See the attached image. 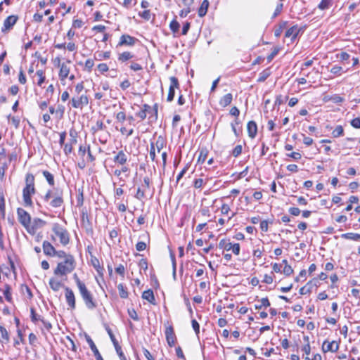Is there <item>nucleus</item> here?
Here are the masks:
<instances>
[{"label": "nucleus", "mask_w": 360, "mask_h": 360, "mask_svg": "<svg viewBox=\"0 0 360 360\" xmlns=\"http://www.w3.org/2000/svg\"><path fill=\"white\" fill-rule=\"evenodd\" d=\"M82 298L83 299L86 307L89 309H95L97 307L96 301L94 300L93 295L87 289L86 285H82L81 288H78Z\"/></svg>", "instance_id": "obj_4"}, {"label": "nucleus", "mask_w": 360, "mask_h": 360, "mask_svg": "<svg viewBox=\"0 0 360 360\" xmlns=\"http://www.w3.org/2000/svg\"><path fill=\"white\" fill-rule=\"evenodd\" d=\"M155 143V148L160 153L164 147V141L161 137H159Z\"/></svg>", "instance_id": "obj_43"}, {"label": "nucleus", "mask_w": 360, "mask_h": 360, "mask_svg": "<svg viewBox=\"0 0 360 360\" xmlns=\"http://www.w3.org/2000/svg\"><path fill=\"white\" fill-rule=\"evenodd\" d=\"M43 176L46 178L48 184L50 186H53L55 184L53 175L49 171L44 170L42 172Z\"/></svg>", "instance_id": "obj_32"}, {"label": "nucleus", "mask_w": 360, "mask_h": 360, "mask_svg": "<svg viewBox=\"0 0 360 360\" xmlns=\"http://www.w3.org/2000/svg\"><path fill=\"white\" fill-rule=\"evenodd\" d=\"M209 1L208 0H203V1L201 4L200 7L198 9V15L200 17H203L206 15L207 12V9L209 7Z\"/></svg>", "instance_id": "obj_26"}, {"label": "nucleus", "mask_w": 360, "mask_h": 360, "mask_svg": "<svg viewBox=\"0 0 360 360\" xmlns=\"http://www.w3.org/2000/svg\"><path fill=\"white\" fill-rule=\"evenodd\" d=\"M30 312H31V320L32 322L36 323L37 321H40V319H42L39 315L36 314L34 308H31Z\"/></svg>", "instance_id": "obj_51"}, {"label": "nucleus", "mask_w": 360, "mask_h": 360, "mask_svg": "<svg viewBox=\"0 0 360 360\" xmlns=\"http://www.w3.org/2000/svg\"><path fill=\"white\" fill-rule=\"evenodd\" d=\"M79 103L81 108H82L83 106L87 105L89 103V98L86 95L82 94L80 96H79Z\"/></svg>", "instance_id": "obj_50"}, {"label": "nucleus", "mask_w": 360, "mask_h": 360, "mask_svg": "<svg viewBox=\"0 0 360 360\" xmlns=\"http://www.w3.org/2000/svg\"><path fill=\"white\" fill-rule=\"evenodd\" d=\"M232 99H233L232 94L229 93L221 98V99L219 101V105L221 107H226L231 104Z\"/></svg>", "instance_id": "obj_25"}, {"label": "nucleus", "mask_w": 360, "mask_h": 360, "mask_svg": "<svg viewBox=\"0 0 360 360\" xmlns=\"http://www.w3.org/2000/svg\"><path fill=\"white\" fill-rule=\"evenodd\" d=\"M170 85L169 88V92L167 98V102H171L173 101L174 95H175V89H179V80L176 77H169Z\"/></svg>", "instance_id": "obj_8"}, {"label": "nucleus", "mask_w": 360, "mask_h": 360, "mask_svg": "<svg viewBox=\"0 0 360 360\" xmlns=\"http://www.w3.org/2000/svg\"><path fill=\"white\" fill-rule=\"evenodd\" d=\"M169 28L174 34L178 33L180 28V24L176 19L171 21Z\"/></svg>", "instance_id": "obj_34"}, {"label": "nucleus", "mask_w": 360, "mask_h": 360, "mask_svg": "<svg viewBox=\"0 0 360 360\" xmlns=\"http://www.w3.org/2000/svg\"><path fill=\"white\" fill-rule=\"evenodd\" d=\"M65 299L68 306L72 309H75V297L72 289L66 287L65 289Z\"/></svg>", "instance_id": "obj_14"}, {"label": "nucleus", "mask_w": 360, "mask_h": 360, "mask_svg": "<svg viewBox=\"0 0 360 360\" xmlns=\"http://www.w3.org/2000/svg\"><path fill=\"white\" fill-rule=\"evenodd\" d=\"M270 306V302L267 297H264L260 300L259 304H255L256 309H261L262 307H267Z\"/></svg>", "instance_id": "obj_35"}, {"label": "nucleus", "mask_w": 360, "mask_h": 360, "mask_svg": "<svg viewBox=\"0 0 360 360\" xmlns=\"http://www.w3.org/2000/svg\"><path fill=\"white\" fill-rule=\"evenodd\" d=\"M127 161V156L123 150H120L114 158V162L121 165H124Z\"/></svg>", "instance_id": "obj_20"}, {"label": "nucleus", "mask_w": 360, "mask_h": 360, "mask_svg": "<svg viewBox=\"0 0 360 360\" xmlns=\"http://www.w3.org/2000/svg\"><path fill=\"white\" fill-rule=\"evenodd\" d=\"M344 129L341 125H338L333 131L332 135L333 137L337 138L343 135Z\"/></svg>", "instance_id": "obj_38"}, {"label": "nucleus", "mask_w": 360, "mask_h": 360, "mask_svg": "<svg viewBox=\"0 0 360 360\" xmlns=\"http://www.w3.org/2000/svg\"><path fill=\"white\" fill-rule=\"evenodd\" d=\"M50 288L55 292L58 291L60 288L63 287V284L56 278H51L49 280Z\"/></svg>", "instance_id": "obj_23"}, {"label": "nucleus", "mask_w": 360, "mask_h": 360, "mask_svg": "<svg viewBox=\"0 0 360 360\" xmlns=\"http://www.w3.org/2000/svg\"><path fill=\"white\" fill-rule=\"evenodd\" d=\"M192 327L195 333L198 335L200 333V325L195 319H193L191 321Z\"/></svg>", "instance_id": "obj_58"}, {"label": "nucleus", "mask_w": 360, "mask_h": 360, "mask_svg": "<svg viewBox=\"0 0 360 360\" xmlns=\"http://www.w3.org/2000/svg\"><path fill=\"white\" fill-rule=\"evenodd\" d=\"M150 111H154V119L157 120L158 118V106L157 104H155L153 108H151L148 104H144L142 106L141 110L136 113V115L140 117L141 120H144L146 116L147 113H150Z\"/></svg>", "instance_id": "obj_7"}, {"label": "nucleus", "mask_w": 360, "mask_h": 360, "mask_svg": "<svg viewBox=\"0 0 360 360\" xmlns=\"http://www.w3.org/2000/svg\"><path fill=\"white\" fill-rule=\"evenodd\" d=\"M165 338L169 347H173L176 342V335L172 326H168L165 329Z\"/></svg>", "instance_id": "obj_11"}, {"label": "nucleus", "mask_w": 360, "mask_h": 360, "mask_svg": "<svg viewBox=\"0 0 360 360\" xmlns=\"http://www.w3.org/2000/svg\"><path fill=\"white\" fill-rule=\"evenodd\" d=\"M231 243L225 239L221 240L219 243V248L221 249H224L226 251L231 250Z\"/></svg>", "instance_id": "obj_36"}, {"label": "nucleus", "mask_w": 360, "mask_h": 360, "mask_svg": "<svg viewBox=\"0 0 360 360\" xmlns=\"http://www.w3.org/2000/svg\"><path fill=\"white\" fill-rule=\"evenodd\" d=\"M46 224V221L44 220L39 219V218H34L32 222V224H30V230L31 233H34V231L44 226Z\"/></svg>", "instance_id": "obj_22"}, {"label": "nucleus", "mask_w": 360, "mask_h": 360, "mask_svg": "<svg viewBox=\"0 0 360 360\" xmlns=\"http://www.w3.org/2000/svg\"><path fill=\"white\" fill-rule=\"evenodd\" d=\"M136 41H137V39H136L135 37H131L129 34H122L120 38V41L118 42L117 46H132L136 44Z\"/></svg>", "instance_id": "obj_10"}, {"label": "nucleus", "mask_w": 360, "mask_h": 360, "mask_svg": "<svg viewBox=\"0 0 360 360\" xmlns=\"http://www.w3.org/2000/svg\"><path fill=\"white\" fill-rule=\"evenodd\" d=\"M117 289H118L119 295L121 298L126 299L128 297L127 289L124 286L123 284L120 283L117 285Z\"/></svg>", "instance_id": "obj_33"}, {"label": "nucleus", "mask_w": 360, "mask_h": 360, "mask_svg": "<svg viewBox=\"0 0 360 360\" xmlns=\"http://www.w3.org/2000/svg\"><path fill=\"white\" fill-rule=\"evenodd\" d=\"M106 330H107V332L110 336V338L115 347L116 352H117V355L119 356L120 360H127L124 354L122 352L121 347L120 346L117 340H116L112 331L111 330V329L109 328H107Z\"/></svg>", "instance_id": "obj_9"}, {"label": "nucleus", "mask_w": 360, "mask_h": 360, "mask_svg": "<svg viewBox=\"0 0 360 360\" xmlns=\"http://www.w3.org/2000/svg\"><path fill=\"white\" fill-rule=\"evenodd\" d=\"M142 298L148 301L150 304H155V299L153 291L150 289L145 290L142 294Z\"/></svg>", "instance_id": "obj_21"}, {"label": "nucleus", "mask_w": 360, "mask_h": 360, "mask_svg": "<svg viewBox=\"0 0 360 360\" xmlns=\"http://www.w3.org/2000/svg\"><path fill=\"white\" fill-rule=\"evenodd\" d=\"M146 189L138 188L135 198L138 200H142L145 198Z\"/></svg>", "instance_id": "obj_47"}, {"label": "nucleus", "mask_w": 360, "mask_h": 360, "mask_svg": "<svg viewBox=\"0 0 360 360\" xmlns=\"http://www.w3.org/2000/svg\"><path fill=\"white\" fill-rule=\"evenodd\" d=\"M37 75L39 77V81L37 82V84L39 86H41V84L45 81V76H44V72L42 70H39L36 72Z\"/></svg>", "instance_id": "obj_41"}, {"label": "nucleus", "mask_w": 360, "mask_h": 360, "mask_svg": "<svg viewBox=\"0 0 360 360\" xmlns=\"http://www.w3.org/2000/svg\"><path fill=\"white\" fill-rule=\"evenodd\" d=\"M72 151V143L64 144V153L66 155H68Z\"/></svg>", "instance_id": "obj_61"}, {"label": "nucleus", "mask_w": 360, "mask_h": 360, "mask_svg": "<svg viewBox=\"0 0 360 360\" xmlns=\"http://www.w3.org/2000/svg\"><path fill=\"white\" fill-rule=\"evenodd\" d=\"M247 131L248 136L251 139H254L257 133V126L255 121H250L247 124Z\"/></svg>", "instance_id": "obj_17"}, {"label": "nucleus", "mask_w": 360, "mask_h": 360, "mask_svg": "<svg viewBox=\"0 0 360 360\" xmlns=\"http://www.w3.org/2000/svg\"><path fill=\"white\" fill-rule=\"evenodd\" d=\"M18 19V17L17 15H14L7 17L4 22V26L1 29V31L3 32H6L10 30L13 27V25L16 23Z\"/></svg>", "instance_id": "obj_12"}, {"label": "nucleus", "mask_w": 360, "mask_h": 360, "mask_svg": "<svg viewBox=\"0 0 360 360\" xmlns=\"http://www.w3.org/2000/svg\"><path fill=\"white\" fill-rule=\"evenodd\" d=\"M124 266L122 264H120L117 267L115 268V272L122 277L124 276Z\"/></svg>", "instance_id": "obj_59"}, {"label": "nucleus", "mask_w": 360, "mask_h": 360, "mask_svg": "<svg viewBox=\"0 0 360 360\" xmlns=\"http://www.w3.org/2000/svg\"><path fill=\"white\" fill-rule=\"evenodd\" d=\"M44 253L50 257H54L56 255V249L49 241L44 240L42 244Z\"/></svg>", "instance_id": "obj_16"}, {"label": "nucleus", "mask_w": 360, "mask_h": 360, "mask_svg": "<svg viewBox=\"0 0 360 360\" xmlns=\"http://www.w3.org/2000/svg\"><path fill=\"white\" fill-rule=\"evenodd\" d=\"M4 295L5 296L6 300L8 302H11L12 300L11 292V287L8 285H6L5 289L4 290Z\"/></svg>", "instance_id": "obj_42"}, {"label": "nucleus", "mask_w": 360, "mask_h": 360, "mask_svg": "<svg viewBox=\"0 0 360 360\" xmlns=\"http://www.w3.org/2000/svg\"><path fill=\"white\" fill-rule=\"evenodd\" d=\"M149 156L152 161L155 160V148L153 142H151L150 144Z\"/></svg>", "instance_id": "obj_44"}, {"label": "nucleus", "mask_w": 360, "mask_h": 360, "mask_svg": "<svg viewBox=\"0 0 360 360\" xmlns=\"http://www.w3.org/2000/svg\"><path fill=\"white\" fill-rule=\"evenodd\" d=\"M150 181L148 176L143 178V184L142 185L143 188L146 189V191L150 188Z\"/></svg>", "instance_id": "obj_63"}, {"label": "nucleus", "mask_w": 360, "mask_h": 360, "mask_svg": "<svg viewBox=\"0 0 360 360\" xmlns=\"http://www.w3.org/2000/svg\"><path fill=\"white\" fill-rule=\"evenodd\" d=\"M72 107L74 108H82L79 103V97H73L70 101Z\"/></svg>", "instance_id": "obj_46"}, {"label": "nucleus", "mask_w": 360, "mask_h": 360, "mask_svg": "<svg viewBox=\"0 0 360 360\" xmlns=\"http://www.w3.org/2000/svg\"><path fill=\"white\" fill-rule=\"evenodd\" d=\"M324 352H335L339 349V345L335 341L332 342H324L322 347Z\"/></svg>", "instance_id": "obj_15"}, {"label": "nucleus", "mask_w": 360, "mask_h": 360, "mask_svg": "<svg viewBox=\"0 0 360 360\" xmlns=\"http://www.w3.org/2000/svg\"><path fill=\"white\" fill-rule=\"evenodd\" d=\"M10 342V336L8 330L2 326H0V342L8 344Z\"/></svg>", "instance_id": "obj_19"}, {"label": "nucleus", "mask_w": 360, "mask_h": 360, "mask_svg": "<svg viewBox=\"0 0 360 360\" xmlns=\"http://www.w3.org/2000/svg\"><path fill=\"white\" fill-rule=\"evenodd\" d=\"M191 12V8H185L182 9L179 13V16L181 18H185L187 16L188 13Z\"/></svg>", "instance_id": "obj_64"}, {"label": "nucleus", "mask_w": 360, "mask_h": 360, "mask_svg": "<svg viewBox=\"0 0 360 360\" xmlns=\"http://www.w3.org/2000/svg\"><path fill=\"white\" fill-rule=\"evenodd\" d=\"M52 231L59 238L60 243L65 246L70 243V234L68 230L58 223H54L52 226Z\"/></svg>", "instance_id": "obj_3"}, {"label": "nucleus", "mask_w": 360, "mask_h": 360, "mask_svg": "<svg viewBox=\"0 0 360 360\" xmlns=\"http://www.w3.org/2000/svg\"><path fill=\"white\" fill-rule=\"evenodd\" d=\"M208 150L206 148H202L199 152V156L197 162L199 164H203L207 157Z\"/></svg>", "instance_id": "obj_27"}, {"label": "nucleus", "mask_w": 360, "mask_h": 360, "mask_svg": "<svg viewBox=\"0 0 360 360\" xmlns=\"http://www.w3.org/2000/svg\"><path fill=\"white\" fill-rule=\"evenodd\" d=\"M351 125L356 129H360V117L353 119L351 121Z\"/></svg>", "instance_id": "obj_60"}, {"label": "nucleus", "mask_w": 360, "mask_h": 360, "mask_svg": "<svg viewBox=\"0 0 360 360\" xmlns=\"http://www.w3.org/2000/svg\"><path fill=\"white\" fill-rule=\"evenodd\" d=\"M60 68L59 77L60 79H66L70 73V68L65 63H62Z\"/></svg>", "instance_id": "obj_24"}, {"label": "nucleus", "mask_w": 360, "mask_h": 360, "mask_svg": "<svg viewBox=\"0 0 360 360\" xmlns=\"http://www.w3.org/2000/svg\"><path fill=\"white\" fill-rule=\"evenodd\" d=\"M283 262L285 264V266L283 270V273L286 276H290L292 274L293 269L291 266L288 264V262L286 259H284Z\"/></svg>", "instance_id": "obj_39"}, {"label": "nucleus", "mask_w": 360, "mask_h": 360, "mask_svg": "<svg viewBox=\"0 0 360 360\" xmlns=\"http://www.w3.org/2000/svg\"><path fill=\"white\" fill-rule=\"evenodd\" d=\"M147 245L144 241H139L136 245V249L137 251H143L146 249Z\"/></svg>", "instance_id": "obj_55"}, {"label": "nucleus", "mask_w": 360, "mask_h": 360, "mask_svg": "<svg viewBox=\"0 0 360 360\" xmlns=\"http://www.w3.org/2000/svg\"><path fill=\"white\" fill-rule=\"evenodd\" d=\"M240 244L239 243H235L232 244L231 245V250H232L233 253L236 255H238L240 253Z\"/></svg>", "instance_id": "obj_56"}, {"label": "nucleus", "mask_w": 360, "mask_h": 360, "mask_svg": "<svg viewBox=\"0 0 360 360\" xmlns=\"http://www.w3.org/2000/svg\"><path fill=\"white\" fill-rule=\"evenodd\" d=\"M300 29H299L297 25H294L289 28L285 34V37H291V40L293 41L299 34Z\"/></svg>", "instance_id": "obj_18"}, {"label": "nucleus", "mask_w": 360, "mask_h": 360, "mask_svg": "<svg viewBox=\"0 0 360 360\" xmlns=\"http://www.w3.org/2000/svg\"><path fill=\"white\" fill-rule=\"evenodd\" d=\"M134 57V55L129 52V51H124L118 56V60L124 63L126 62L130 59H131Z\"/></svg>", "instance_id": "obj_29"}, {"label": "nucleus", "mask_w": 360, "mask_h": 360, "mask_svg": "<svg viewBox=\"0 0 360 360\" xmlns=\"http://www.w3.org/2000/svg\"><path fill=\"white\" fill-rule=\"evenodd\" d=\"M341 237L345 239L352 240H360V234L356 233H347L341 235Z\"/></svg>", "instance_id": "obj_30"}, {"label": "nucleus", "mask_w": 360, "mask_h": 360, "mask_svg": "<svg viewBox=\"0 0 360 360\" xmlns=\"http://www.w3.org/2000/svg\"><path fill=\"white\" fill-rule=\"evenodd\" d=\"M242 153V146L237 145L232 150V155L233 157H238Z\"/></svg>", "instance_id": "obj_54"}, {"label": "nucleus", "mask_w": 360, "mask_h": 360, "mask_svg": "<svg viewBox=\"0 0 360 360\" xmlns=\"http://www.w3.org/2000/svg\"><path fill=\"white\" fill-rule=\"evenodd\" d=\"M76 266L75 259L73 256H68L66 259L58 263L53 274L58 276H67L70 274Z\"/></svg>", "instance_id": "obj_2"}, {"label": "nucleus", "mask_w": 360, "mask_h": 360, "mask_svg": "<svg viewBox=\"0 0 360 360\" xmlns=\"http://www.w3.org/2000/svg\"><path fill=\"white\" fill-rule=\"evenodd\" d=\"M5 200L4 196L0 197V212L1 214V217L4 219L5 217Z\"/></svg>", "instance_id": "obj_48"}, {"label": "nucleus", "mask_w": 360, "mask_h": 360, "mask_svg": "<svg viewBox=\"0 0 360 360\" xmlns=\"http://www.w3.org/2000/svg\"><path fill=\"white\" fill-rule=\"evenodd\" d=\"M18 81L22 84H25L27 81L25 75L22 70H20L19 72Z\"/></svg>", "instance_id": "obj_62"}, {"label": "nucleus", "mask_w": 360, "mask_h": 360, "mask_svg": "<svg viewBox=\"0 0 360 360\" xmlns=\"http://www.w3.org/2000/svg\"><path fill=\"white\" fill-rule=\"evenodd\" d=\"M94 65V60L91 58H89L85 62V70L88 72H91Z\"/></svg>", "instance_id": "obj_49"}, {"label": "nucleus", "mask_w": 360, "mask_h": 360, "mask_svg": "<svg viewBox=\"0 0 360 360\" xmlns=\"http://www.w3.org/2000/svg\"><path fill=\"white\" fill-rule=\"evenodd\" d=\"M332 5V0H322L318 5V8L321 10H326Z\"/></svg>", "instance_id": "obj_37"}, {"label": "nucleus", "mask_w": 360, "mask_h": 360, "mask_svg": "<svg viewBox=\"0 0 360 360\" xmlns=\"http://www.w3.org/2000/svg\"><path fill=\"white\" fill-rule=\"evenodd\" d=\"M85 339L86 342H88L91 351L93 352L96 359V360H103L102 356L101 355L98 349H97L96 345L94 344V341L92 340L91 338L87 335L85 334Z\"/></svg>", "instance_id": "obj_13"}, {"label": "nucleus", "mask_w": 360, "mask_h": 360, "mask_svg": "<svg viewBox=\"0 0 360 360\" xmlns=\"http://www.w3.org/2000/svg\"><path fill=\"white\" fill-rule=\"evenodd\" d=\"M304 339L307 342V344L304 346H303L302 351L307 355H309L310 354V352H311V347H310V345H309V337L305 336V337H304Z\"/></svg>", "instance_id": "obj_45"}, {"label": "nucleus", "mask_w": 360, "mask_h": 360, "mask_svg": "<svg viewBox=\"0 0 360 360\" xmlns=\"http://www.w3.org/2000/svg\"><path fill=\"white\" fill-rule=\"evenodd\" d=\"M271 75V71L269 68L265 69L262 72L259 73V77L257 79V82H264Z\"/></svg>", "instance_id": "obj_31"}, {"label": "nucleus", "mask_w": 360, "mask_h": 360, "mask_svg": "<svg viewBox=\"0 0 360 360\" xmlns=\"http://www.w3.org/2000/svg\"><path fill=\"white\" fill-rule=\"evenodd\" d=\"M77 206L81 207L83 205L84 203V194H83V189L79 188L78 189V195L77 199Z\"/></svg>", "instance_id": "obj_40"}, {"label": "nucleus", "mask_w": 360, "mask_h": 360, "mask_svg": "<svg viewBox=\"0 0 360 360\" xmlns=\"http://www.w3.org/2000/svg\"><path fill=\"white\" fill-rule=\"evenodd\" d=\"M44 200L53 208L60 207L64 203L63 191L58 188L49 189L44 197Z\"/></svg>", "instance_id": "obj_1"}, {"label": "nucleus", "mask_w": 360, "mask_h": 360, "mask_svg": "<svg viewBox=\"0 0 360 360\" xmlns=\"http://www.w3.org/2000/svg\"><path fill=\"white\" fill-rule=\"evenodd\" d=\"M27 188H35L34 176L32 174L28 173L25 176V186Z\"/></svg>", "instance_id": "obj_28"}, {"label": "nucleus", "mask_w": 360, "mask_h": 360, "mask_svg": "<svg viewBox=\"0 0 360 360\" xmlns=\"http://www.w3.org/2000/svg\"><path fill=\"white\" fill-rule=\"evenodd\" d=\"M36 192L35 188L24 187L22 190L23 204L25 207H32L33 205L31 196Z\"/></svg>", "instance_id": "obj_6"}, {"label": "nucleus", "mask_w": 360, "mask_h": 360, "mask_svg": "<svg viewBox=\"0 0 360 360\" xmlns=\"http://www.w3.org/2000/svg\"><path fill=\"white\" fill-rule=\"evenodd\" d=\"M55 256H56L59 258H63L65 260V259H66L68 256H72V255H70V254H66V252L63 250H59V251H56Z\"/></svg>", "instance_id": "obj_57"}, {"label": "nucleus", "mask_w": 360, "mask_h": 360, "mask_svg": "<svg viewBox=\"0 0 360 360\" xmlns=\"http://www.w3.org/2000/svg\"><path fill=\"white\" fill-rule=\"evenodd\" d=\"M8 120H11V124L15 127V129H18L20 125V119L18 117H11L9 115L8 117Z\"/></svg>", "instance_id": "obj_52"}, {"label": "nucleus", "mask_w": 360, "mask_h": 360, "mask_svg": "<svg viewBox=\"0 0 360 360\" xmlns=\"http://www.w3.org/2000/svg\"><path fill=\"white\" fill-rule=\"evenodd\" d=\"M17 215L18 221L27 229L29 233H31L30 224L31 217L30 214L22 208L17 209Z\"/></svg>", "instance_id": "obj_5"}, {"label": "nucleus", "mask_w": 360, "mask_h": 360, "mask_svg": "<svg viewBox=\"0 0 360 360\" xmlns=\"http://www.w3.org/2000/svg\"><path fill=\"white\" fill-rule=\"evenodd\" d=\"M105 128V124L103 123V122L101 121H97L96 123V125L94 127H92V129L94 131H99V130H103Z\"/></svg>", "instance_id": "obj_53"}]
</instances>
